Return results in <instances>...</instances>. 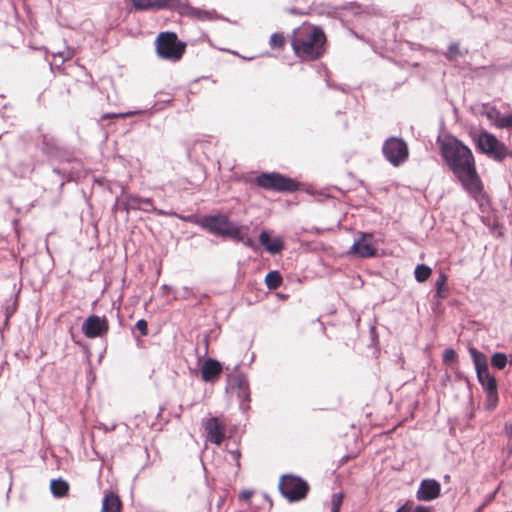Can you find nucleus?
<instances>
[{
    "label": "nucleus",
    "mask_w": 512,
    "mask_h": 512,
    "mask_svg": "<svg viewBox=\"0 0 512 512\" xmlns=\"http://www.w3.org/2000/svg\"><path fill=\"white\" fill-rule=\"evenodd\" d=\"M252 495H253V492H252V491H250V490H244V491H242V492L240 493L239 498H240L241 500L248 501V500H250V498L252 497Z\"/></svg>",
    "instance_id": "obj_38"
},
{
    "label": "nucleus",
    "mask_w": 512,
    "mask_h": 512,
    "mask_svg": "<svg viewBox=\"0 0 512 512\" xmlns=\"http://www.w3.org/2000/svg\"><path fill=\"white\" fill-rule=\"evenodd\" d=\"M245 245L249 246V247H252L253 246V241L251 239H247L245 241Z\"/></svg>",
    "instance_id": "obj_41"
},
{
    "label": "nucleus",
    "mask_w": 512,
    "mask_h": 512,
    "mask_svg": "<svg viewBox=\"0 0 512 512\" xmlns=\"http://www.w3.org/2000/svg\"><path fill=\"white\" fill-rule=\"evenodd\" d=\"M286 44V38L283 33H274L271 35L269 45L272 49L282 50Z\"/></svg>",
    "instance_id": "obj_27"
},
{
    "label": "nucleus",
    "mask_w": 512,
    "mask_h": 512,
    "mask_svg": "<svg viewBox=\"0 0 512 512\" xmlns=\"http://www.w3.org/2000/svg\"><path fill=\"white\" fill-rule=\"evenodd\" d=\"M499 402L498 397V390L496 391H490L486 393V401H485V407L487 410L492 411L494 410Z\"/></svg>",
    "instance_id": "obj_28"
},
{
    "label": "nucleus",
    "mask_w": 512,
    "mask_h": 512,
    "mask_svg": "<svg viewBox=\"0 0 512 512\" xmlns=\"http://www.w3.org/2000/svg\"><path fill=\"white\" fill-rule=\"evenodd\" d=\"M186 14L194 19L205 21L212 20L215 13L211 11L202 10L194 7H187Z\"/></svg>",
    "instance_id": "obj_22"
},
{
    "label": "nucleus",
    "mask_w": 512,
    "mask_h": 512,
    "mask_svg": "<svg viewBox=\"0 0 512 512\" xmlns=\"http://www.w3.org/2000/svg\"><path fill=\"white\" fill-rule=\"evenodd\" d=\"M255 183L265 189L276 192H294L299 184L294 179L279 173H262L256 177Z\"/></svg>",
    "instance_id": "obj_6"
},
{
    "label": "nucleus",
    "mask_w": 512,
    "mask_h": 512,
    "mask_svg": "<svg viewBox=\"0 0 512 512\" xmlns=\"http://www.w3.org/2000/svg\"><path fill=\"white\" fill-rule=\"evenodd\" d=\"M447 280L448 277L445 273H440L436 280V296L440 299H445L448 296Z\"/></svg>",
    "instance_id": "obj_23"
},
{
    "label": "nucleus",
    "mask_w": 512,
    "mask_h": 512,
    "mask_svg": "<svg viewBox=\"0 0 512 512\" xmlns=\"http://www.w3.org/2000/svg\"><path fill=\"white\" fill-rule=\"evenodd\" d=\"M283 279L278 271H270L265 276V284L270 290H276L282 285Z\"/></svg>",
    "instance_id": "obj_24"
},
{
    "label": "nucleus",
    "mask_w": 512,
    "mask_h": 512,
    "mask_svg": "<svg viewBox=\"0 0 512 512\" xmlns=\"http://www.w3.org/2000/svg\"><path fill=\"white\" fill-rule=\"evenodd\" d=\"M396 512H412V502L407 501Z\"/></svg>",
    "instance_id": "obj_37"
},
{
    "label": "nucleus",
    "mask_w": 512,
    "mask_h": 512,
    "mask_svg": "<svg viewBox=\"0 0 512 512\" xmlns=\"http://www.w3.org/2000/svg\"><path fill=\"white\" fill-rule=\"evenodd\" d=\"M52 56L55 61L57 58H59L61 63H63L74 57V50L71 48H64L63 50L53 52Z\"/></svg>",
    "instance_id": "obj_30"
},
{
    "label": "nucleus",
    "mask_w": 512,
    "mask_h": 512,
    "mask_svg": "<svg viewBox=\"0 0 512 512\" xmlns=\"http://www.w3.org/2000/svg\"><path fill=\"white\" fill-rule=\"evenodd\" d=\"M289 12H290L291 14H293V15H304V14H306L305 12H299L296 8H291V9L289 10Z\"/></svg>",
    "instance_id": "obj_40"
},
{
    "label": "nucleus",
    "mask_w": 512,
    "mask_h": 512,
    "mask_svg": "<svg viewBox=\"0 0 512 512\" xmlns=\"http://www.w3.org/2000/svg\"><path fill=\"white\" fill-rule=\"evenodd\" d=\"M491 364L493 367L502 370L507 364V356L504 353L497 352L491 357Z\"/></svg>",
    "instance_id": "obj_29"
},
{
    "label": "nucleus",
    "mask_w": 512,
    "mask_h": 512,
    "mask_svg": "<svg viewBox=\"0 0 512 512\" xmlns=\"http://www.w3.org/2000/svg\"><path fill=\"white\" fill-rule=\"evenodd\" d=\"M477 148L497 161H502L508 155L506 145L487 131L480 132L477 139Z\"/></svg>",
    "instance_id": "obj_7"
},
{
    "label": "nucleus",
    "mask_w": 512,
    "mask_h": 512,
    "mask_svg": "<svg viewBox=\"0 0 512 512\" xmlns=\"http://www.w3.org/2000/svg\"><path fill=\"white\" fill-rule=\"evenodd\" d=\"M141 197L137 195L128 194L122 201V207L126 212L130 210H141Z\"/></svg>",
    "instance_id": "obj_21"
},
{
    "label": "nucleus",
    "mask_w": 512,
    "mask_h": 512,
    "mask_svg": "<svg viewBox=\"0 0 512 512\" xmlns=\"http://www.w3.org/2000/svg\"><path fill=\"white\" fill-rule=\"evenodd\" d=\"M383 154L385 158L393 165L403 164L409 156V150L406 142L397 137H391L384 142Z\"/></svg>",
    "instance_id": "obj_8"
},
{
    "label": "nucleus",
    "mask_w": 512,
    "mask_h": 512,
    "mask_svg": "<svg viewBox=\"0 0 512 512\" xmlns=\"http://www.w3.org/2000/svg\"><path fill=\"white\" fill-rule=\"evenodd\" d=\"M221 372V364L217 360L211 358L205 360L201 368L202 379L205 382H214L219 378Z\"/></svg>",
    "instance_id": "obj_13"
},
{
    "label": "nucleus",
    "mask_w": 512,
    "mask_h": 512,
    "mask_svg": "<svg viewBox=\"0 0 512 512\" xmlns=\"http://www.w3.org/2000/svg\"><path fill=\"white\" fill-rule=\"evenodd\" d=\"M259 241L265 247V249L272 254H277L284 248L283 240L279 237L271 239L267 231L261 232Z\"/></svg>",
    "instance_id": "obj_14"
},
{
    "label": "nucleus",
    "mask_w": 512,
    "mask_h": 512,
    "mask_svg": "<svg viewBox=\"0 0 512 512\" xmlns=\"http://www.w3.org/2000/svg\"><path fill=\"white\" fill-rule=\"evenodd\" d=\"M344 495L342 493H335L332 495L331 506L340 509L343 502Z\"/></svg>",
    "instance_id": "obj_33"
},
{
    "label": "nucleus",
    "mask_w": 512,
    "mask_h": 512,
    "mask_svg": "<svg viewBox=\"0 0 512 512\" xmlns=\"http://www.w3.org/2000/svg\"><path fill=\"white\" fill-rule=\"evenodd\" d=\"M469 352L475 365L477 374H483L485 371L489 370L487 365V358L482 352L478 351L474 347H470Z\"/></svg>",
    "instance_id": "obj_17"
},
{
    "label": "nucleus",
    "mask_w": 512,
    "mask_h": 512,
    "mask_svg": "<svg viewBox=\"0 0 512 512\" xmlns=\"http://www.w3.org/2000/svg\"><path fill=\"white\" fill-rule=\"evenodd\" d=\"M137 10H159L169 7L173 0H131Z\"/></svg>",
    "instance_id": "obj_15"
},
{
    "label": "nucleus",
    "mask_w": 512,
    "mask_h": 512,
    "mask_svg": "<svg viewBox=\"0 0 512 512\" xmlns=\"http://www.w3.org/2000/svg\"><path fill=\"white\" fill-rule=\"evenodd\" d=\"M131 115H133L132 112H127V113H106V114L102 115L101 119L105 120V119H115V118H127V117H129Z\"/></svg>",
    "instance_id": "obj_32"
},
{
    "label": "nucleus",
    "mask_w": 512,
    "mask_h": 512,
    "mask_svg": "<svg viewBox=\"0 0 512 512\" xmlns=\"http://www.w3.org/2000/svg\"><path fill=\"white\" fill-rule=\"evenodd\" d=\"M198 224L203 229L218 236L229 237L237 241H243L244 239L241 228L224 214L204 216Z\"/></svg>",
    "instance_id": "obj_3"
},
{
    "label": "nucleus",
    "mask_w": 512,
    "mask_h": 512,
    "mask_svg": "<svg viewBox=\"0 0 512 512\" xmlns=\"http://www.w3.org/2000/svg\"><path fill=\"white\" fill-rule=\"evenodd\" d=\"M456 358V352L453 349H446L443 354V360L445 362L452 361Z\"/></svg>",
    "instance_id": "obj_35"
},
{
    "label": "nucleus",
    "mask_w": 512,
    "mask_h": 512,
    "mask_svg": "<svg viewBox=\"0 0 512 512\" xmlns=\"http://www.w3.org/2000/svg\"><path fill=\"white\" fill-rule=\"evenodd\" d=\"M141 211L147 212V213H156L157 215H166V212L163 210L157 209L154 206L153 199L152 198H141Z\"/></svg>",
    "instance_id": "obj_26"
},
{
    "label": "nucleus",
    "mask_w": 512,
    "mask_h": 512,
    "mask_svg": "<svg viewBox=\"0 0 512 512\" xmlns=\"http://www.w3.org/2000/svg\"><path fill=\"white\" fill-rule=\"evenodd\" d=\"M461 55L459 44L458 43H451L445 53V57L449 61L456 60Z\"/></svg>",
    "instance_id": "obj_31"
},
{
    "label": "nucleus",
    "mask_w": 512,
    "mask_h": 512,
    "mask_svg": "<svg viewBox=\"0 0 512 512\" xmlns=\"http://www.w3.org/2000/svg\"><path fill=\"white\" fill-rule=\"evenodd\" d=\"M186 43L180 41L175 32H161L155 40L156 53L159 58L178 62L186 51Z\"/></svg>",
    "instance_id": "obj_4"
},
{
    "label": "nucleus",
    "mask_w": 512,
    "mask_h": 512,
    "mask_svg": "<svg viewBox=\"0 0 512 512\" xmlns=\"http://www.w3.org/2000/svg\"><path fill=\"white\" fill-rule=\"evenodd\" d=\"M121 509L120 497L114 492L107 493L102 502L101 512H121Z\"/></svg>",
    "instance_id": "obj_16"
},
{
    "label": "nucleus",
    "mask_w": 512,
    "mask_h": 512,
    "mask_svg": "<svg viewBox=\"0 0 512 512\" xmlns=\"http://www.w3.org/2000/svg\"><path fill=\"white\" fill-rule=\"evenodd\" d=\"M69 484L67 481L59 478V479H53L50 482V489L52 494L55 497L61 498L65 497L69 493Z\"/></svg>",
    "instance_id": "obj_18"
},
{
    "label": "nucleus",
    "mask_w": 512,
    "mask_h": 512,
    "mask_svg": "<svg viewBox=\"0 0 512 512\" xmlns=\"http://www.w3.org/2000/svg\"><path fill=\"white\" fill-rule=\"evenodd\" d=\"M412 512H432V510L429 507L418 505L414 510L412 509Z\"/></svg>",
    "instance_id": "obj_39"
},
{
    "label": "nucleus",
    "mask_w": 512,
    "mask_h": 512,
    "mask_svg": "<svg viewBox=\"0 0 512 512\" xmlns=\"http://www.w3.org/2000/svg\"><path fill=\"white\" fill-rule=\"evenodd\" d=\"M136 328L140 331L142 336H146L148 334V324L144 319H140L136 322Z\"/></svg>",
    "instance_id": "obj_34"
},
{
    "label": "nucleus",
    "mask_w": 512,
    "mask_h": 512,
    "mask_svg": "<svg viewBox=\"0 0 512 512\" xmlns=\"http://www.w3.org/2000/svg\"><path fill=\"white\" fill-rule=\"evenodd\" d=\"M109 324L105 317L101 318L97 315L89 316L82 326L84 335L88 338H96L107 334Z\"/></svg>",
    "instance_id": "obj_11"
},
{
    "label": "nucleus",
    "mask_w": 512,
    "mask_h": 512,
    "mask_svg": "<svg viewBox=\"0 0 512 512\" xmlns=\"http://www.w3.org/2000/svg\"><path fill=\"white\" fill-rule=\"evenodd\" d=\"M441 494V485L435 479H423L416 492V498L419 501H432Z\"/></svg>",
    "instance_id": "obj_12"
},
{
    "label": "nucleus",
    "mask_w": 512,
    "mask_h": 512,
    "mask_svg": "<svg viewBox=\"0 0 512 512\" xmlns=\"http://www.w3.org/2000/svg\"><path fill=\"white\" fill-rule=\"evenodd\" d=\"M326 45V34L319 26L303 23L292 32L291 47L302 62L320 59L326 52Z\"/></svg>",
    "instance_id": "obj_2"
},
{
    "label": "nucleus",
    "mask_w": 512,
    "mask_h": 512,
    "mask_svg": "<svg viewBox=\"0 0 512 512\" xmlns=\"http://www.w3.org/2000/svg\"><path fill=\"white\" fill-rule=\"evenodd\" d=\"M501 129H512V114H507L505 120L502 121Z\"/></svg>",
    "instance_id": "obj_36"
},
{
    "label": "nucleus",
    "mask_w": 512,
    "mask_h": 512,
    "mask_svg": "<svg viewBox=\"0 0 512 512\" xmlns=\"http://www.w3.org/2000/svg\"><path fill=\"white\" fill-rule=\"evenodd\" d=\"M331 512H340V509L331 507Z\"/></svg>",
    "instance_id": "obj_42"
},
{
    "label": "nucleus",
    "mask_w": 512,
    "mask_h": 512,
    "mask_svg": "<svg viewBox=\"0 0 512 512\" xmlns=\"http://www.w3.org/2000/svg\"><path fill=\"white\" fill-rule=\"evenodd\" d=\"M440 152L463 189L476 199L483 190V184L471 149L456 137L447 136L440 143Z\"/></svg>",
    "instance_id": "obj_1"
},
{
    "label": "nucleus",
    "mask_w": 512,
    "mask_h": 512,
    "mask_svg": "<svg viewBox=\"0 0 512 512\" xmlns=\"http://www.w3.org/2000/svg\"><path fill=\"white\" fill-rule=\"evenodd\" d=\"M279 491L289 502H298L305 499L309 493V484L300 476L284 474L279 479Z\"/></svg>",
    "instance_id": "obj_5"
},
{
    "label": "nucleus",
    "mask_w": 512,
    "mask_h": 512,
    "mask_svg": "<svg viewBox=\"0 0 512 512\" xmlns=\"http://www.w3.org/2000/svg\"><path fill=\"white\" fill-rule=\"evenodd\" d=\"M477 378L486 393L497 390V381L495 377L490 374L489 370L485 371L483 374H477Z\"/></svg>",
    "instance_id": "obj_19"
},
{
    "label": "nucleus",
    "mask_w": 512,
    "mask_h": 512,
    "mask_svg": "<svg viewBox=\"0 0 512 512\" xmlns=\"http://www.w3.org/2000/svg\"><path fill=\"white\" fill-rule=\"evenodd\" d=\"M431 274H432V269L429 266L424 265V264L417 265L415 268V271H414L415 279L420 283L428 280L429 277L431 276Z\"/></svg>",
    "instance_id": "obj_25"
},
{
    "label": "nucleus",
    "mask_w": 512,
    "mask_h": 512,
    "mask_svg": "<svg viewBox=\"0 0 512 512\" xmlns=\"http://www.w3.org/2000/svg\"><path fill=\"white\" fill-rule=\"evenodd\" d=\"M206 440L220 446L226 437V424L221 417H210L202 422Z\"/></svg>",
    "instance_id": "obj_9"
},
{
    "label": "nucleus",
    "mask_w": 512,
    "mask_h": 512,
    "mask_svg": "<svg viewBox=\"0 0 512 512\" xmlns=\"http://www.w3.org/2000/svg\"><path fill=\"white\" fill-rule=\"evenodd\" d=\"M373 235L360 233V238L349 249V254L359 258H371L377 254V248L372 243Z\"/></svg>",
    "instance_id": "obj_10"
},
{
    "label": "nucleus",
    "mask_w": 512,
    "mask_h": 512,
    "mask_svg": "<svg viewBox=\"0 0 512 512\" xmlns=\"http://www.w3.org/2000/svg\"><path fill=\"white\" fill-rule=\"evenodd\" d=\"M484 115L493 126H495L498 129H501L502 121L505 120L506 115L502 114L496 107L493 106L488 107L485 110Z\"/></svg>",
    "instance_id": "obj_20"
}]
</instances>
